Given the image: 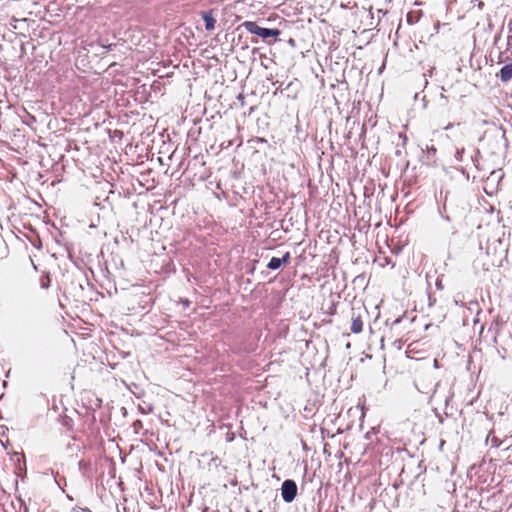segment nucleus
<instances>
[{
    "label": "nucleus",
    "instance_id": "obj_2",
    "mask_svg": "<svg viewBox=\"0 0 512 512\" xmlns=\"http://www.w3.org/2000/svg\"><path fill=\"white\" fill-rule=\"evenodd\" d=\"M282 498L285 502H292L297 494V485L293 480H286L281 488Z\"/></svg>",
    "mask_w": 512,
    "mask_h": 512
},
{
    "label": "nucleus",
    "instance_id": "obj_4",
    "mask_svg": "<svg viewBox=\"0 0 512 512\" xmlns=\"http://www.w3.org/2000/svg\"><path fill=\"white\" fill-rule=\"evenodd\" d=\"M499 76L503 82H508L512 79V62L501 68Z\"/></svg>",
    "mask_w": 512,
    "mask_h": 512
},
{
    "label": "nucleus",
    "instance_id": "obj_6",
    "mask_svg": "<svg viewBox=\"0 0 512 512\" xmlns=\"http://www.w3.org/2000/svg\"><path fill=\"white\" fill-rule=\"evenodd\" d=\"M203 20H204V22H205V28H206V30H208V31H212V30H214L216 20H215V18L211 15V13H204V14H203Z\"/></svg>",
    "mask_w": 512,
    "mask_h": 512
},
{
    "label": "nucleus",
    "instance_id": "obj_3",
    "mask_svg": "<svg viewBox=\"0 0 512 512\" xmlns=\"http://www.w3.org/2000/svg\"><path fill=\"white\" fill-rule=\"evenodd\" d=\"M290 254L287 252L282 258L273 257L267 264V267L271 270H276L281 267L282 264L289 262Z\"/></svg>",
    "mask_w": 512,
    "mask_h": 512
},
{
    "label": "nucleus",
    "instance_id": "obj_5",
    "mask_svg": "<svg viewBox=\"0 0 512 512\" xmlns=\"http://www.w3.org/2000/svg\"><path fill=\"white\" fill-rule=\"evenodd\" d=\"M363 329V323L360 316H353L351 323V331L353 333H360Z\"/></svg>",
    "mask_w": 512,
    "mask_h": 512
},
{
    "label": "nucleus",
    "instance_id": "obj_8",
    "mask_svg": "<svg viewBox=\"0 0 512 512\" xmlns=\"http://www.w3.org/2000/svg\"><path fill=\"white\" fill-rule=\"evenodd\" d=\"M451 127V124L447 125L445 129H449Z\"/></svg>",
    "mask_w": 512,
    "mask_h": 512
},
{
    "label": "nucleus",
    "instance_id": "obj_1",
    "mask_svg": "<svg viewBox=\"0 0 512 512\" xmlns=\"http://www.w3.org/2000/svg\"><path fill=\"white\" fill-rule=\"evenodd\" d=\"M242 27H244L251 34L258 35L263 39L277 37L280 35V31L278 29L262 28L252 21H245L242 23Z\"/></svg>",
    "mask_w": 512,
    "mask_h": 512
},
{
    "label": "nucleus",
    "instance_id": "obj_7",
    "mask_svg": "<svg viewBox=\"0 0 512 512\" xmlns=\"http://www.w3.org/2000/svg\"><path fill=\"white\" fill-rule=\"evenodd\" d=\"M71 512H91L89 509H84V508H78V507H74L72 508Z\"/></svg>",
    "mask_w": 512,
    "mask_h": 512
}]
</instances>
